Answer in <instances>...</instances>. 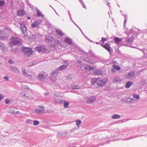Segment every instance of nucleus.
Masks as SVG:
<instances>
[{
  "label": "nucleus",
  "instance_id": "obj_15",
  "mask_svg": "<svg viewBox=\"0 0 147 147\" xmlns=\"http://www.w3.org/2000/svg\"><path fill=\"white\" fill-rule=\"evenodd\" d=\"M65 42L69 44H71L72 42L71 39L69 37H67L65 39Z\"/></svg>",
  "mask_w": 147,
  "mask_h": 147
},
{
  "label": "nucleus",
  "instance_id": "obj_5",
  "mask_svg": "<svg viewBox=\"0 0 147 147\" xmlns=\"http://www.w3.org/2000/svg\"><path fill=\"white\" fill-rule=\"evenodd\" d=\"M36 113L41 114L44 113V109L43 106H40L38 109H36L35 111Z\"/></svg>",
  "mask_w": 147,
  "mask_h": 147
},
{
  "label": "nucleus",
  "instance_id": "obj_14",
  "mask_svg": "<svg viewBox=\"0 0 147 147\" xmlns=\"http://www.w3.org/2000/svg\"><path fill=\"white\" fill-rule=\"evenodd\" d=\"M36 10L37 11V14L38 17H41L42 18H43L44 15H43L42 13L39 11L37 8H36Z\"/></svg>",
  "mask_w": 147,
  "mask_h": 147
},
{
  "label": "nucleus",
  "instance_id": "obj_36",
  "mask_svg": "<svg viewBox=\"0 0 147 147\" xmlns=\"http://www.w3.org/2000/svg\"><path fill=\"white\" fill-rule=\"evenodd\" d=\"M101 40H102V41L104 42L105 41L107 40V39L106 38H104L102 37V38Z\"/></svg>",
  "mask_w": 147,
  "mask_h": 147
},
{
  "label": "nucleus",
  "instance_id": "obj_39",
  "mask_svg": "<svg viewBox=\"0 0 147 147\" xmlns=\"http://www.w3.org/2000/svg\"><path fill=\"white\" fill-rule=\"evenodd\" d=\"M25 95L26 94L24 93H21V95L22 96H25Z\"/></svg>",
  "mask_w": 147,
  "mask_h": 147
},
{
  "label": "nucleus",
  "instance_id": "obj_3",
  "mask_svg": "<svg viewBox=\"0 0 147 147\" xmlns=\"http://www.w3.org/2000/svg\"><path fill=\"white\" fill-rule=\"evenodd\" d=\"M21 40L18 38L13 37L11 40V42L13 44L16 45L20 42Z\"/></svg>",
  "mask_w": 147,
  "mask_h": 147
},
{
  "label": "nucleus",
  "instance_id": "obj_38",
  "mask_svg": "<svg viewBox=\"0 0 147 147\" xmlns=\"http://www.w3.org/2000/svg\"><path fill=\"white\" fill-rule=\"evenodd\" d=\"M4 96L3 95H2L1 94L0 95V100H2V99L3 98Z\"/></svg>",
  "mask_w": 147,
  "mask_h": 147
},
{
  "label": "nucleus",
  "instance_id": "obj_31",
  "mask_svg": "<svg viewBox=\"0 0 147 147\" xmlns=\"http://www.w3.org/2000/svg\"><path fill=\"white\" fill-rule=\"evenodd\" d=\"M33 123L34 125H37L39 124V122L38 121L34 120L33 121Z\"/></svg>",
  "mask_w": 147,
  "mask_h": 147
},
{
  "label": "nucleus",
  "instance_id": "obj_6",
  "mask_svg": "<svg viewBox=\"0 0 147 147\" xmlns=\"http://www.w3.org/2000/svg\"><path fill=\"white\" fill-rule=\"evenodd\" d=\"M21 27L23 34L25 35L26 33L27 28L25 24L21 22L20 23Z\"/></svg>",
  "mask_w": 147,
  "mask_h": 147
},
{
  "label": "nucleus",
  "instance_id": "obj_37",
  "mask_svg": "<svg viewBox=\"0 0 147 147\" xmlns=\"http://www.w3.org/2000/svg\"><path fill=\"white\" fill-rule=\"evenodd\" d=\"M4 78L5 80H7V81L9 80V78H8V77L7 76H5V77H4Z\"/></svg>",
  "mask_w": 147,
  "mask_h": 147
},
{
  "label": "nucleus",
  "instance_id": "obj_22",
  "mask_svg": "<svg viewBox=\"0 0 147 147\" xmlns=\"http://www.w3.org/2000/svg\"><path fill=\"white\" fill-rule=\"evenodd\" d=\"M120 116L117 114H115L113 115L112 117V119H118L120 118Z\"/></svg>",
  "mask_w": 147,
  "mask_h": 147
},
{
  "label": "nucleus",
  "instance_id": "obj_33",
  "mask_svg": "<svg viewBox=\"0 0 147 147\" xmlns=\"http://www.w3.org/2000/svg\"><path fill=\"white\" fill-rule=\"evenodd\" d=\"M26 122L28 124H31L32 122V121L30 119H28L27 121Z\"/></svg>",
  "mask_w": 147,
  "mask_h": 147
},
{
  "label": "nucleus",
  "instance_id": "obj_13",
  "mask_svg": "<svg viewBox=\"0 0 147 147\" xmlns=\"http://www.w3.org/2000/svg\"><path fill=\"white\" fill-rule=\"evenodd\" d=\"M114 40L115 41V42L117 45H118L121 41L122 40V38H120L118 37H115L114 38Z\"/></svg>",
  "mask_w": 147,
  "mask_h": 147
},
{
  "label": "nucleus",
  "instance_id": "obj_41",
  "mask_svg": "<svg viewBox=\"0 0 147 147\" xmlns=\"http://www.w3.org/2000/svg\"><path fill=\"white\" fill-rule=\"evenodd\" d=\"M56 102H58L59 103V102H61V100H57V101H56Z\"/></svg>",
  "mask_w": 147,
  "mask_h": 147
},
{
  "label": "nucleus",
  "instance_id": "obj_1",
  "mask_svg": "<svg viewBox=\"0 0 147 147\" xmlns=\"http://www.w3.org/2000/svg\"><path fill=\"white\" fill-rule=\"evenodd\" d=\"M22 51L24 53L25 55L27 56L32 55L33 51L31 48L26 47H23L22 48Z\"/></svg>",
  "mask_w": 147,
  "mask_h": 147
},
{
  "label": "nucleus",
  "instance_id": "obj_34",
  "mask_svg": "<svg viewBox=\"0 0 147 147\" xmlns=\"http://www.w3.org/2000/svg\"><path fill=\"white\" fill-rule=\"evenodd\" d=\"M129 73L124 75V77L125 78H129Z\"/></svg>",
  "mask_w": 147,
  "mask_h": 147
},
{
  "label": "nucleus",
  "instance_id": "obj_40",
  "mask_svg": "<svg viewBox=\"0 0 147 147\" xmlns=\"http://www.w3.org/2000/svg\"><path fill=\"white\" fill-rule=\"evenodd\" d=\"M9 63H13V62L11 60H9Z\"/></svg>",
  "mask_w": 147,
  "mask_h": 147
},
{
  "label": "nucleus",
  "instance_id": "obj_32",
  "mask_svg": "<svg viewBox=\"0 0 147 147\" xmlns=\"http://www.w3.org/2000/svg\"><path fill=\"white\" fill-rule=\"evenodd\" d=\"M133 97L134 98H135L137 99H140V97L138 94H134L133 95Z\"/></svg>",
  "mask_w": 147,
  "mask_h": 147
},
{
  "label": "nucleus",
  "instance_id": "obj_17",
  "mask_svg": "<svg viewBox=\"0 0 147 147\" xmlns=\"http://www.w3.org/2000/svg\"><path fill=\"white\" fill-rule=\"evenodd\" d=\"M96 83V78H93L91 80V83L92 85H95Z\"/></svg>",
  "mask_w": 147,
  "mask_h": 147
},
{
  "label": "nucleus",
  "instance_id": "obj_4",
  "mask_svg": "<svg viewBox=\"0 0 147 147\" xmlns=\"http://www.w3.org/2000/svg\"><path fill=\"white\" fill-rule=\"evenodd\" d=\"M105 83V81L103 80H101L100 78H96V84L98 86H102Z\"/></svg>",
  "mask_w": 147,
  "mask_h": 147
},
{
  "label": "nucleus",
  "instance_id": "obj_25",
  "mask_svg": "<svg viewBox=\"0 0 147 147\" xmlns=\"http://www.w3.org/2000/svg\"><path fill=\"white\" fill-rule=\"evenodd\" d=\"M129 78H132L134 76H135V74L133 72H131L130 73H129Z\"/></svg>",
  "mask_w": 147,
  "mask_h": 147
},
{
  "label": "nucleus",
  "instance_id": "obj_42",
  "mask_svg": "<svg viewBox=\"0 0 147 147\" xmlns=\"http://www.w3.org/2000/svg\"><path fill=\"white\" fill-rule=\"evenodd\" d=\"M27 18L28 19H30V18L29 17H27Z\"/></svg>",
  "mask_w": 147,
  "mask_h": 147
},
{
  "label": "nucleus",
  "instance_id": "obj_7",
  "mask_svg": "<svg viewBox=\"0 0 147 147\" xmlns=\"http://www.w3.org/2000/svg\"><path fill=\"white\" fill-rule=\"evenodd\" d=\"M36 50L39 52H45L46 51L45 48L42 46H38L35 48Z\"/></svg>",
  "mask_w": 147,
  "mask_h": 147
},
{
  "label": "nucleus",
  "instance_id": "obj_24",
  "mask_svg": "<svg viewBox=\"0 0 147 147\" xmlns=\"http://www.w3.org/2000/svg\"><path fill=\"white\" fill-rule=\"evenodd\" d=\"M22 72L23 74L25 76H27V77H28L30 76V75H28L26 72L25 70L24 69H23L22 70Z\"/></svg>",
  "mask_w": 147,
  "mask_h": 147
},
{
  "label": "nucleus",
  "instance_id": "obj_20",
  "mask_svg": "<svg viewBox=\"0 0 147 147\" xmlns=\"http://www.w3.org/2000/svg\"><path fill=\"white\" fill-rule=\"evenodd\" d=\"M133 83L131 82H128L126 83L125 84V87L126 88H129L130 86L132 85Z\"/></svg>",
  "mask_w": 147,
  "mask_h": 147
},
{
  "label": "nucleus",
  "instance_id": "obj_8",
  "mask_svg": "<svg viewBox=\"0 0 147 147\" xmlns=\"http://www.w3.org/2000/svg\"><path fill=\"white\" fill-rule=\"evenodd\" d=\"M17 15L19 16L22 17L25 14V11L22 9H18L17 11Z\"/></svg>",
  "mask_w": 147,
  "mask_h": 147
},
{
  "label": "nucleus",
  "instance_id": "obj_18",
  "mask_svg": "<svg viewBox=\"0 0 147 147\" xmlns=\"http://www.w3.org/2000/svg\"><path fill=\"white\" fill-rule=\"evenodd\" d=\"M67 67V66L66 65H64L61 66L58 68V70H64Z\"/></svg>",
  "mask_w": 147,
  "mask_h": 147
},
{
  "label": "nucleus",
  "instance_id": "obj_10",
  "mask_svg": "<svg viewBox=\"0 0 147 147\" xmlns=\"http://www.w3.org/2000/svg\"><path fill=\"white\" fill-rule=\"evenodd\" d=\"M96 98L94 96H91L88 98L87 100V103H91L93 102L95 100Z\"/></svg>",
  "mask_w": 147,
  "mask_h": 147
},
{
  "label": "nucleus",
  "instance_id": "obj_23",
  "mask_svg": "<svg viewBox=\"0 0 147 147\" xmlns=\"http://www.w3.org/2000/svg\"><path fill=\"white\" fill-rule=\"evenodd\" d=\"M69 103L68 102H65L64 103L63 106L65 108H67L68 107Z\"/></svg>",
  "mask_w": 147,
  "mask_h": 147
},
{
  "label": "nucleus",
  "instance_id": "obj_30",
  "mask_svg": "<svg viewBox=\"0 0 147 147\" xmlns=\"http://www.w3.org/2000/svg\"><path fill=\"white\" fill-rule=\"evenodd\" d=\"M88 69L89 70H92L94 69V68L93 67L91 66H88L86 69Z\"/></svg>",
  "mask_w": 147,
  "mask_h": 147
},
{
  "label": "nucleus",
  "instance_id": "obj_26",
  "mask_svg": "<svg viewBox=\"0 0 147 147\" xmlns=\"http://www.w3.org/2000/svg\"><path fill=\"white\" fill-rule=\"evenodd\" d=\"M5 4V3L4 1H0V7H2Z\"/></svg>",
  "mask_w": 147,
  "mask_h": 147
},
{
  "label": "nucleus",
  "instance_id": "obj_2",
  "mask_svg": "<svg viewBox=\"0 0 147 147\" xmlns=\"http://www.w3.org/2000/svg\"><path fill=\"white\" fill-rule=\"evenodd\" d=\"M9 30L8 29L5 28L2 31H0V39H3L5 38L6 37L7 33Z\"/></svg>",
  "mask_w": 147,
  "mask_h": 147
},
{
  "label": "nucleus",
  "instance_id": "obj_43",
  "mask_svg": "<svg viewBox=\"0 0 147 147\" xmlns=\"http://www.w3.org/2000/svg\"><path fill=\"white\" fill-rule=\"evenodd\" d=\"M68 147H74L73 146H69Z\"/></svg>",
  "mask_w": 147,
  "mask_h": 147
},
{
  "label": "nucleus",
  "instance_id": "obj_11",
  "mask_svg": "<svg viewBox=\"0 0 147 147\" xmlns=\"http://www.w3.org/2000/svg\"><path fill=\"white\" fill-rule=\"evenodd\" d=\"M101 45L105 49L109 52H110L111 49H110V47L108 44L106 43L105 45L102 44Z\"/></svg>",
  "mask_w": 147,
  "mask_h": 147
},
{
  "label": "nucleus",
  "instance_id": "obj_12",
  "mask_svg": "<svg viewBox=\"0 0 147 147\" xmlns=\"http://www.w3.org/2000/svg\"><path fill=\"white\" fill-rule=\"evenodd\" d=\"M56 72V71H53L52 72V74L50 76V79L53 81H55L56 80V78L54 77V74H55Z\"/></svg>",
  "mask_w": 147,
  "mask_h": 147
},
{
  "label": "nucleus",
  "instance_id": "obj_35",
  "mask_svg": "<svg viewBox=\"0 0 147 147\" xmlns=\"http://www.w3.org/2000/svg\"><path fill=\"white\" fill-rule=\"evenodd\" d=\"M5 102L7 104H8L10 102V101L9 99H6L5 100Z\"/></svg>",
  "mask_w": 147,
  "mask_h": 147
},
{
  "label": "nucleus",
  "instance_id": "obj_28",
  "mask_svg": "<svg viewBox=\"0 0 147 147\" xmlns=\"http://www.w3.org/2000/svg\"><path fill=\"white\" fill-rule=\"evenodd\" d=\"M80 86L79 85H75L72 87V88L73 89H79L80 88Z\"/></svg>",
  "mask_w": 147,
  "mask_h": 147
},
{
  "label": "nucleus",
  "instance_id": "obj_9",
  "mask_svg": "<svg viewBox=\"0 0 147 147\" xmlns=\"http://www.w3.org/2000/svg\"><path fill=\"white\" fill-rule=\"evenodd\" d=\"M44 73L46 74L45 72H44L43 73H42V72L39 73L38 76V78L40 80H42L46 77V76L45 74H44Z\"/></svg>",
  "mask_w": 147,
  "mask_h": 147
},
{
  "label": "nucleus",
  "instance_id": "obj_29",
  "mask_svg": "<svg viewBox=\"0 0 147 147\" xmlns=\"http://www.w3.org/2000/svg\"><path fill=\"white\" fill-rule=\"evenodd\" d=\"M76 122L77 125V126L78 127H79V126H80V123H81V121L80 120H77L76 121Z\"/></svg>",
  "mask_w": 147,
  "mask_h": 147
},
{
  "label": "nucleus",
  "instance_id": "obj_27",
  "mask_svg": "<svg viewBox=\"0 0 147 147\" xmlns=\"http://www.w3.org/2000/svg\"><path fill=\"white\" fill-rule=\"evenodd\" d=\"M56 32L59 35H63V33L62 31L59 30H56Z\"/></svg>",
  "mask_w": 147,
  "mask_h": 147
},
{
  "label": "nucleus",
  "instance_id": "obj_19",
  "mask_svg": "<svg viewBox=\"0 0 147 147\" xmlns=\"http://www.w3.org/2000/svg\"><path fill=\"white\" fill-rule=\"evenodd\" d=\"M39 24V23L37 21H35L31 25L32 27L33 28H35Z\"/></svg>",
  "mask_w": 147,
  "mask_h": 147
},
{
  "label": "nucleus",
  "instance_id": "obj_16",
  "mask_svg": "<svg viewBox=\"0 0 147 147\" xmlns=\"http://www.w3.org/2000/svg\"><path fill=\"white\" fill-rule=\"evenodd\" d=\"M94 73L96 75H100L102 74V71L100 70H96L94 71Z\"/></svg>",
  "mask_w": 147,
  "mask_h": 147
},
{
  "label": "nucleus",
  "instance_id": "obj_21",
  "mask_svg": "<svg viewBox=\"0 0 147 147\" xmlns=\"http://www.w3.org/2000/svg\"><path fill=\"white\" fill-rule=\"evenodd\" d=\"M113 67L114 68L117 70H120L121 69V67L119 66L116 65H113Z\"/></svg>",
  "mask_w": 147,
  "mask_h": 147
}]
</instances>
